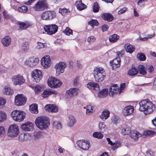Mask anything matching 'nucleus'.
I'll return each instance as SVG.
<instances>
[{
	"instance_id": "nucleus-39",
	"label": "nucleus",
	"mask_w": 156,
	"mask_h": 156,
	"mask_svg": "<svg viewBox=\"0 0 156 156\" xmlns=\"http://www.w3.org/2000/svg\"><path fill=\"white\" fill-rule=\"evenodd\" d=\"M29 137L28 134L21 133L19 136V140L23 141L27 140Z\"/></svg>"
},
{
	"instance_id": "nucleus-16",
	"label": "nucleus",
	"mask_w": 156,
	"mask_h": 156,
	"mask_svg": "<svg viewBox=\"0 0 156 156\" xmlns=\"http://www.w3.org/2000/svg\"><path fill=\"white\" fill-rule=\"evenodd\" d=\"M41 63L42 66L44 69L49 67L51 65L49 56H46L43 58L41 60Z\"/></svg>"
},
{
	"instance_id": "nucleus-20",
	"label": "nucleus",
	"mask_w": 156,
	"mask_h": 156,
	"mask_svg": "<svg viewBox=\"0 0 156 156\" xmlns=\"http://www.w3.org/2000/svg\"><path fill=\"white\" fill-rule=\"evenodd\" d=\"M110 114V112L107 109H105L102 112L99 117L102 120L105 121L109 117Z\"/></svg>"
},
{
	"instance_id": "nucleus-3",
	"label": "nucleus",
	"mask_w": 156,
	"mask_h": 156,
	"mask_svg": "<svg viewBox=\"0 0 156 156\" xmlns=\"http://www.w3.org/2000/svg\"><path fill=\"white\" fill-rule=\"evenodd\" d=\"M94 75L97 81L101 82L105 76V71L102 67L97 68L94 71Z\"/></svg>"
},
{
	"instance_id": "nucleus-51",
	"label": "nucleus",
	"mask_w": 156,
	"mask_h": 156,
	"mask_svg": "<svg viewBox=\"0 0 156 156\" xmlns=\"http://www.w3.org/2000/svg\"><path fill=\"white\" fill-rule=\"evenodd\" d=\"M155 133V132L150 130H145L144 132V134L146 136L152 135Z\"/></svg>"
},
{
	"instance_id": "nucleus-44",
	"label": "nucleus",
	"mask_w": 156,
	"mask_h": 156,
	"mask_svg": "<svg viewBox=\"0 0 156 156\" xmlns=\"http://www.w3.org/2000/svg\"><path fill=\"white\" fill-rule=\"evenodd\" d=\"M30 86L34 90L35 93L37 94H38L41 91V87L39 85L35 86L30 85Z\"/></svg>"
},
{
	"instance_id": "nucleus-4",
	"label": "nucleus",
	"mask_w": 156,
	"mask_h": 156,
	"mask_svg": "<svg viewBox=\"0 0 156 156\" xmlns=\"http://www.w3.org/2000/svg\"><path fill=\"white\" fill-rule=\"evenodd\" d=\"M25 113L22 111L15 110L13 111L11 115L13 119L16 121L20 122L25 117Z\"/></svg>"
},
{
	"instance_id": "nucleus-1",
	"label": "nucleus",
	"mask_w": 156,
	"mask_h": 156,
	"mask_svg": "<svg viewBox=\"0 0 156 156\" xmlns=\"http://www.w3.org/2000/svg\"><path fill=\"white\" fill-rule=\"evenodd\" d=\"M139 110L144 112L145 115L152 113L155 109V105L148 99L143 100L139 103Z\"/></svg>"
},
{
	"instance_id": "nucleus-21",
	"label": "nucleus",
	"mask_w": 156,
	"mask_h": 156,
	"mask_svg": "<svg viewBox=\"0 0 156 156\" xmlns=\"http://www.w3.org/2000/svg\"><path fill=\"white\" fill-rule=\"evenodd\" d=\"M44 109L48 112H56L58 111L57 107L53 105H48L44 107Z\"/></svg>"
},
{
	"instance_id": "nucleus-49",
	"label": "nucleus",
	"mask_w": 156,
	"mask_h": 156,
	"mask_svg": "<svg viewBox=\"0 0 156 156\" xmlns=\"http://www.w3.org/2000/svg\"><path fill=\"white\" fill-rule=\"evenodd\" d=\"M42 136V132L41 131H36L34 133V137L35 139H38Z\"/></svg>"
},
{
	"instance_id": "nucleus-54",
	"label": "nucleus",
	"mask_w": 156,
	"mask_h": 156,
	"mask_svg": "<svg viewBox=\"0 0 156 156\" xmlns=\"http://www.w3.org/2000/svg\"><path fill=\"white\" fill-rule=\"evenodd\" d=\"M99 8L98 4L97 2H95L93 5V11L96 12L98 11Z\"/></svg>"
},
{
	"instance_id": "nucleus-18",
	"label": "nucleus",
	"mask_w": 156,
	"mask_h": 156,
	"mask_svg": "<svg viewBox=\"0 0 156 156\" xmlns=\"http://www.w3.org/2000/svg\"><path fill=\"white\" fill-rule=\"evenodd\" d=\"M134 111L133 107L131 105L126 106L123 110V113L124 115L127 116L132 114Z\"/></svg>"
},
{
	"instance_id": "nucleus-64",
	"label": "nucleus",
	"mask_w": 156,
	"mask_h": 156,
	"mask_svg": "<svg viewBox=\"0 0 156 156\" xmlns=\"http://www.w3.org/2000/svg\"><path fill=\"white\" fill-rule=\"evenodd\" d=\"M128 9L127 8H122L118 11V14H121L125 12Z\"/></svg>"
},
{
	"instance_id": "nucleus-61",
	"label": "nucleus",
	"mask_w": 156,
	"mask_h": 156,
	"mask_svg": "<svg viewBox=\"0 0 156 156\" xmlns=\"http://www.w3.org/2000/svg\"><path fill=\"white\" fill-rule=\"evenodd\" d=\"M120 145V144L119 143L116 142L113 143L112 145V149L113 150H115L118 148Z\"/></svg>"
},
{
	"instance_id": "nucleus-12",
	"label": "nucleus",
	"mask_w": 156,
	"mask_h": 156,
	"mask_svg": "<svg viewBox=\"0 0 156 156\" xmlns=\"http://www.w3.org/2000/svg\"><path fill=\"white\" fill-rule=\"evenodd\" d=\"M77 144L82 149L87 150L89 149L90 145L89 141L86 140H80L77 141Z\"/></svg>"
},
{
	"instance_id": "nucleus-60",
	"label": "nucleus",
	"mask_w": 156,
	"mask_h": 156,
	"mask_svg": "<svg viewBox=\"0 0 156 156\" xmlns=\"http://www.w3.org/2000/svg\"><path fill=\"white\" fill-rule=\"evenodd\" d=\"M125 83H123L121 84L120 88H119V94H120L121 92H123V91L125 87Z\"/></svg>"
},
{
	"instance_id": "nucleus-23",
	"label": "nucleus",
	"mask_w": 156,
	"mask_h": 156,
	"mask_svg": "<svg viewBox=\"0 0 156 156\" xmlns=\"http://www.w3.org/2000/svg\"><path fill=\"white\" fill-rule=\"evenodd\" d=\"M3 93L5 95H11L13 94V90L9 86H5L2 90Z\"/></svg>"
},
{
	"instance_id": "nucleus-11",
	"label": "nucleus",
	"mask_w": 156,
	"mask_h": 156,
	"mask_svg": "<svg viewBox=\"0 0 156 156\" xmlns=\"http://www.w3.org/2000/svg\"><path fill=\"white\" fill-rule=\"evenodd\" d=\"M26 101V99L22 94H18L15 97V102L17 105L21 106L23 105Z\"/></svg>"
},
{
	"instance_id": "nucleus-8",
	"label": "nucleus",
	"mask_w": 156,
	"mask_h": 156,
	"mask_svg": "<svg viewBox=\"0 0 156 156\" xmlns=\"http://www.w3.org/2000/svg\"><path fill=\"white\" fill-rule=\"evenodd\" d=\"M66 67V65L64 62H60L56 63L55 66L56 70V75L58 76L60 73H63Z\"/></svg>"
},
{
	"instance_id": "nucleus-37",
	"label": "nucleus",
	"mask_w": 156,
	"mask_h": 156,
	"mask_svg": "<svg viewBox=\"0 0 156 156\" xmlns=\"http://www.w3.org/2000/svg\"><path fill=\"white\" fill-rule=\"evenodd\" d=\"M86 109V114L87 115H90L93 113L94 111V108L91 105H88L86 107H84Z\"/></svg>"
},
{
	"instance_id": "nucleus-13",
	"label": "nucleus",
	"mask_w": 156,
	"mask_h": 156,
	"mask_svg": "<svg viewBox=\"0 0 156 156\" xmlns=\"http://www.w3.org/2000/svg\"><path fill=\"white\" fill-rule=\"evenodd\" d=\"M55 16V13L53 11H45L41 15V18L43 20H46L52 19Z\"/></svg>"
},
{
	"instance_id": "nucleus-17",
	"label": "nucleus",
	"mask_w": 156,
	"mask_h": 156,
	"mask_svg": "<svg viewBox=\"0 0 156 156\" xmlns=\"http://www.w3.org/2000/svg\"><path fill=\"white\" fill-rule=\"evenodd\" d=\"M119 94V90L118 86L117 84L112 85L109 89V95L110 96L113 97L115 94Z\"/></svg>"
},
{
	"instance_id": "nucleus-62",
	"label": "nucleus",
	"mask_w": 156,
	"mask_h": 156,
	"mask_svg": "<svg viewBox=\"0 0 156 156\" xmlns=\"http://www.w3.org/2000/svg\"><path fill=\"white\" fill-rule=\"evenodd\" d=\"M147 71L150 73H152L154 71V68L152 66H147Z\"/></svg>"
},
{
	"instance_id": "nucleus-46",
	"label": "nucleus",
	"mask_w": 156,
	"mask_h": 156,
	"mask_svg": "<svg viewBox=\"0 0 156 156\" xmlns=\"http://www.w3.org/2000/svg\"><path fill=\"white\" fill-rule=\"evenodd\" d=\"M88 24L93 28L94 26H98L99 23L96 20H92L88 22Z\"/></svg>"
},
{
	"instance_id": "nucleus-57",
	"label": "nucleus",
	"mask_w": 156,
	"mask_h": 156,
	"mask_svg": "<svg viewBox=\"0 0 156 156\" xmlns=\"http://www.w3.org/2000/svg\"><path fill=\"white\" fill-rule=\"evenodd\" d=\"M5 133V129L2 126H0V137L3 136Z\"/></svg>"
},
{
	"instance_id": "nucleus-45",
	"label": "nucleus",
	"mask_w": 156,
	"mask_h": 156,
	"mask_svg": "<svg viewBox=\"0 0 156 156\" xmlns=\"http://www.w3.org/2000/svg\"><path fill=\"white\" fill-rule=\"evenodd\" d=\"M6 118V115L4 112H0V122L5 120Z\"/></svg>"
},
{
	"instance_id": "nucleus-7",
	"label": "nucleus",
	"mask_w": 156,
	"mask_h": 156,
	"mask_svg": "<svg viewBox=\"0 0 156 156\" xmlns=\"http://www.w3.org/2000/svg\"><path fill=\"white\" fill-rule=\"evenodd\" d=\"M12 80L13 84L15 85H21L25 82L23 77L19 74L13 76L12 77Z\"/></svg>"
},
{
	"instance_id": "nucleus-53",
	"label": "nucleus",
	"mask_w": 156,
	"mask_h": 156,
	"mask_svg": "<svg viewBox=\"0 0 156 156\" xmlns=\"http://www.w3.org/2000/svg\"><path fill=\"white\" fill-rule=\"evenodd\" d=\"M63 32L66 35H69L70 34H72V30L69 27H67L65 30H63Z\"/></svg>"
},
{
	"instance_id": "nucleus-38",
	"label": "nucleus",
	"mask_w": 156,
	"mask_h": 156,
	"mask_svg": "<svg viewBox=\"0 0 156 156\" xmlns=\"http://www.w3.org/2000/svg\"><path fill=\"white\" fill-rule=\"evenodd\" d=\"M131 131V129L129 127L126 126L122 129L121 133L123 135H127L130 133Z\"/></svg>"
},
{
	"instance_id": "nucleus-33",
	"label": "nucleus",
	"mask_w": 156,
	"mask_h": 156,
	"mask_svg": "<svg viewBox=\"0 0 156 156\" xmlns=\"http://www.w3.org/2000/svg\"><path fill=\"white\" fill-rule=\"evenodd\" d=\"M108 90L107 88L102 89L98 93V97L100 98L106 97L108 95Z\"/></svg>"
},
{
	"instance_id": "nucleus-32",
	"label": "nucleus",
	"mask_w": 156,
	"mask_h": 156,
	"mask_svg": "<svg viewBox=\"0 0 156 156\" xmlns=\"http://www.w3.org/2000/svg\"><path fill=\"white\" fill-rule=\"evenodd\" d=\"M121 62L120 59L119 58H116L113 60L111 64L113 67L117 68L120 66V63Z\"/></svg>"
},
{
	"instance_id": "nucleus-42",
	"label": "nucleus",
	"mask_w": 156,
	"mask_h": 156,
	"mask_svg": "<svg viewBox=\"0 0 156 156\" xmlns=\"http://www.w3.org/2000/svg\"><path fill=\"white\" fill-rule=\"evenodd\" d=\"M47 47V45L46 43H43L41 42H38L36 48L37 49L39 50L41 48H46Z\"/></svg>"
},
{
	"instance_id": "nucleus-58",
	"label": "nucleus",
	"mask_w": 156,
	"mask_h": 156,
	"mask_svg": "<svg viewBox=\"0 0 156 156\" xmlns=\"http://www.w3.org/2000/svg\"><path fill=\"white\" fill-rule=\"evenodd\" d=\"M71 89H72V93L73 96L76 95L78 93L79 89L77 88H71Z\"/></svg>"
},
{
	"instance_id": "nucleus-47",
	"label": "nucleus",
	"mask_w": 156,
	"mask_h": 156,
	"mask_svg": "<svg viewBox=\"0 0 156 156\" xmlns=\"http://www.w3.org/2000/svg\"><path fill=\"white\" fill-rule=\"evenodd\" d=\"M59 12L62 15H67L69 14L70 12L69 10L66 8H64L63 9H59Z\"/></svg>"
},
{
	"instance_id": "nucleus-40",
	"label": "nucleus",
	"mask_w": 156,
	"mask_h": 156,
	"mask_svg": "<svg viewBox=\"0 0 156 156\" xmlns=\"http://www.w3.org/2000/svg\"><path fill=\"white\" fill-rule=\"evenodd\" d=\"M119 36L116 34H114L110 36L109 37V40L110 42H116L119 38Z\"/></svg>"
},
{
	"instance_id": "nucleus-31",
	"label": "nucleus",
	"mask_w": 156,
	"mask_h": 156,
	"mask_svg": "<svg viewBox=\"0 0 156 156\" xmlns=\"http://www.w3.org/2000/svg\"><path fill=\"white\" fill-rule=\"evenodd\" d=\"M138 73V70L136 68L133 67L129 69L128 71V74L130 76H134Z\"/></svg>"
},
{
	"instance_id": "nucleus-48",
	"label": "nucleus",
	"mask_w": 156,
	"mask_h": 156,
	"mask_svg": "<svg viewBox=\"0 0 156 156\" xmlns=\"http://www.w3.org/2000/svg\"><path fill=\"white\" fill-rule=\"evenodd\" d=\"M54 127L57 129H60L62 127L61 123L58 121H55L53 122Z\"/></svg>"
},
{
	"instance_id": "nucleus-35",
	"label": "nucleus",
	"mask_w": 156,
	"mask_h": 156,
	"mask_svg": "<svg viewBox=\"0 0 156 156\" xmlns=\"http://www.w3.org/2000/svg\"><path fill=\"white\" fill-rule=\"evenodd\" d=\"M138 72L140 74L145 75L147 74V71L145 67L143 65H139L138 66Z\"/></svg>"
},
{
	"instance_id": "nucleus-26",
	"label": "nucleus",
	"mask_w": 156,
	"mask_h": 156,
	"mask_svg": "<svg viewBox=\"0 0 156 156\" xmlns=\"http://www.w3.org/2000/svg\"><path fill=\"white\" fill-rule=\"evenodd\" d=\"M11 40L10 37L6 36L3 38L2 40V44L5 47L8 46L11 43Z\"/></svg>"
},
{
	"instance_id": "nucleus-52",
	"label": "nucleus",
	"mask_w": 156,
	"mask_h": 156,
	"mask_svg": "<svg viewBox=\"0 0 156 156\" xmlns=\"http://www.w3.org/2000/svg\"><path fill=\"white\" fill-rule=\"evenodd\" d=\"M6 103V100L4 98L0 97V108L3 107Z\"/></svg>"
},
{
	"instance_id": "nucleus-30",
	"label": "nucleus",
	"mask_w": 156,
	"mask_h": 156,
	"mask_svg": "<svg viewBox=\"0 0 156 156\" xmlns=\"http://www.w3.org/2000/svg\"><path fill=\"white\" fill-rule=\"evenodd\" d=\"M75 5L77 9L79 10H82L85 8L86 5L82 3L81 0L77 1L75 4Z\"/></svg>"
},
{
	"instance_id": "nucleus-10",
	"label": "nucleus",
	"mask_w": 156,
	"mask_h": 156,
	"mask_svg": "<svg viewBox=\"0 0 156 156\" xmlns=\"http://www.w3.org/2000/svg\"><path fill=\"white\" fill-rule=\"evenodd\" d=\"M43 29L49 34H52L55 33L58 30V27L55 24H51L45 26Z\"/></svg>"
},
{
	"instance_id": "nucleus-27",
	"label": "nucleus",
	"mask_w": 156,
	"mask_h": 156,
	"mask_svg": "<svg viewBox=\"0 0 156 156\" xmlns=\"http://www.w3.org/2000/svg\"><path fill=\"white\" fill-rule=\"evenodd\" d=\"M125 48L126 51L130 53H132L135 50V48L134 46L128 43L125 44Z\"/></svg>"
},
{
	"instance_id": "nucleus-2",
	"label": "nucleus",
	"mask_w": 156,
	"mask_h": 156,
	"mask_svg": "<svg viewBox=\"0 0 156 156\" xmlns=\"http://www.w3.org/2000/svg\"><path fill=\"white\" fill-rule=\"evenodd\" d=\"M35 122L37 126L41 130L46 129L50 125L49 118L44 116L37 117Z\"/></svg>"
},
{
	"instance_id": "nucleus-43",
	"label": "nucleus",
	"mask_w": 156,
	"mask_h": 156,
	"mask_svg": "<svg viewBox=\"0 0 156 156\" xmlns=\"http://www.w3.org/2000/svg\"><path fill=\"white\" fill-rule=\"evenodd\" d=\"M101 132H94L93 134V136L94 137L98 139H102L103 137V135Z\"/></svg>"
},
{
	"instance_id": "nucleus-59",
	"label": "nucleus",
	"mask_w": 156,
	"mask_h": 156,
	"mask_svg": "<svg viewBox=\"0 0 156 156\" xmlns=\"http://www.w3.org/2000/svg\"><path fill=\"white\" fill-rule=\"evenodd\" d=\"M154 153L151 150H148L146 152V156H154Z\"/></svg>"
},
{
	"instance_id": "nucleus-14",
	"label": "nucleus",
	"mask_w": 156,
	"mask_h": 156,
	"mask_svg": "<svg viewBox=\"0 0 156 156\" xmlns=\"http://www.w3.org/2000/svg\"><path fill=\"white\" fill-rule=\"evenodd\" d=\"M31 76L35 82H38L42 77L41 71L37 69H34L32 72Z\"/></svg>"
},
{
	"instance_id": "nucleus-15",
	"label": "nucleus",
	"mask_w": 156,
	"mask_h": 156,
	"mask_svg": "<svg viewBox=\"0 0 156 156\" xmlns=\"http://www.w3.org/2000/svg\"><path fill=\"white\" fill-rule=\"evenodd\" d=\"M47 7V4L44 1H38L33 8L36 11H39L43 10Z\"/></svg>"
},
{
	"instance_id": "nucleus-50",
	"label": "nucleus",
	"mask_w": 156,
	"mask_h": 156,
	"mask_svg": "<svg viewBox=\"0 0 156 156\" xmlns=\"http://www.w3.org/2000/svg\"><path fill=\"white\" fill-rule=\"evenodd\" d=\"M18 10L20 12L24 13L27 11V6L23 5L21 7H18Z\"/></svg>"
},
{
	"instance_id": "nucleus-25",
	"label": "nucleus",
	"mask_w": 156,
	"mask_h": 156,
	"mask_svg": "<svg viewBox=\"0 0 156 156\" xmlns=\"http://www.w3.org/2000/svg\"><path fill=\"white\" fill-rule=\"evenodd\" d=\"M130 137L134 140H136L141 136V134L137 131H132L130 132Z\"/></svg>"
},
{
	"instance_id": "nucleus-9",
	"label": "nucleus",
	"mask_w": 156,
	"mask_h": 156,
	"mask_svg": "<svg viewBox=\"0 0 156 156\" xmlns=\"http://www.w3.org/2000/svg\"><path fill=\"white\" fill-rule=\"evenodd\" d=\"M39 59L37 58L30 57L27 59L24 62V64L30 67L36 66L39 62Z\"/></svg>"
},
{
	"instance_id": "nucleus-22",
	"label": "nucleus",
	"mask_w": 156,
	"mask_h": 156,
	"mask_svg": "<svg viewBox=\"0 0 156 156\" xmlns=\"http://www.w3.org/2000/svg\"><path fill=\"white\" fill-rule=\"evenodd\" d=\"M67 121L68 122L67 125L70 127L73 126L76 122L75 117L73 115H68Z\"/></svg>"
},
{
	"instance_id": "nucleus-28",
	"label": "nucleus",
	"mask_w": 156,
	"mask_h": 156,
	"mask_svg": "<svg viewBox=\"0 0 156 156\" xmlns=\"http://www.w3.org/2000/svg\"><path fill=\"white\" fill-rule=\"evenodd\" d=\"M102 18L105 20L108 21H111L113 19V16L110 13H103L102 15Z\"/></svg>"
},
{
	"instance_id": "nucleus-24",
	"label": "nucleus",
	"mask_w": 156,
	"mask_h": 156,
	"mask_svg": "<svg viewBox=\"0 0 156 156\" xmlns=\"http://www.w3.org/2000/svg\"><path fill=\"white\" fill-rule=\"evenodd\" d=\"M52 94H56L57 92L55 90H46L44 91L43 93L41 94V96L43 98H46L48 97L49 95Z\"/></svg>"
},
{
	"instance_id": "nucleus-29",
	"label": "nucleus",
	"mask_w": 156,
	"mask_h": 156,
	"mask_svg": "<svg viewBox=\"0 0 156 156\" xmlns=\"http://www.w3.org/2000/svg\"><path fill=\"white\" fill-rule=\"evenodd\" d=\"M87 87L90 89L98 90L99 86L97 83L90 82L87 84Z\"/></svg>"
},
{
	"instance_id": "nucleus-6",
	"label": "nucleus",
	"mask_w": 156,
	"mask_h": 156,
	"mask_svg": "<svg viewBox=\"0 0 156 156\" xmlns=\"http://www.w3.org/2000/svg\"><path fill=\"white\" fill-rule=\"evenodd\" d=\"M47 82L48 86L51 88H57L60 86L62 84L59 80L53 77L48 78Z\"/></svg>"
},
{
	"instance_id": "nucleus-56",
	"label": "nucleus",
	"mask_w": 156,
	"mask_h": 156,
	"mask_svg": "<svg viewBox=\"0 0 156 156\" xmlns=\"http://www.w3.org/2000/svg\"><path fill=\"white\" fill-rule=\"evenodd\" d=\"M96 40L95 37L93 36H91L89 37L87 39V41L88 42L91 43L94 42Z\"/></svg>"
},
{
	"instance_id": "nucleus-55",
	"label": "nucleus",
	"mask_w": 156,
	"mask_h": 156,
	"mask_svg": "<svg viewBox=\"0 0 156 156\" xmlns=\"http://www.w3.org/2000/svg\"><path fill=\"white\" fill-rule=\"evenodd\" d=\"M137 58L140 60L144 61L145 60V56L142 54H138L137 55Z\"/></svg>"
},
{
	"instance_id": "nucleus-36",
	"label": "nucleus",
	"mask_w": 156,
	"mask_h": 156,
	"mask_svg": "<svg viewBox=\"0 0 156 156\" xmlns=\"http://www.w3.org/2000/svg\"><path fill=\"white\" fill-rule=\"evenodd\" d=\"M30 112L34 114H37L38 112L37 105V104L31 105L30 106Z\"/></svg>"
},
{
	"instance_id": "nucleus-63",
	"label": "nucleus",
	"mask_w": 156,
	"mask_h": 156,
	"mask_svg": "<svg viewBox=\"0 0 156 156\" xmlns=\"http://www.w3.org/2000/svg\"><path fill=\"white\" fill-rule=\"evenodd\" d=\"M145 1H147V0H139L137 2V4L140 7L143 6L145 4L144 2Z\"/></svg>"
},
{
	"instance_id": "nucleus-19",
	"label": "nucleus",
	"mask_w": 156,
	"mask_h": 156,
	"mask_svg": "<svg viewBox=\"0 0 156 156\" xmlns=\"http://www.w3.org/2000/svg\"><path fill=\"white\" fill-rule=\"evenodd\" d=\"M33 124L30 122H27L22 125V129L25 131H31L33 129Z\"/></svg>"
},
{
	"instance_id": "nucleus-41",
	"label": "nucleus",
	"mask_w": 156,
	"mask_h": 156,
	"mask_svg": "<svg viewBox=\"0 0 156 156\" xmlns=\"http://www.w3.org/2000/svg\"><path fill=\"white\" fill-rule=\"evenodd\" d=\"M21 48L24 51H27L29 49L28 43L27 42H24L22 44Z\"/></svg>"
},
{
	"instance_id": "nucleus-5",
	"label": "nucleus",
	"mask_w": 156,
	"mask_h": 156,
	"mask_svg": "<svg viewBox=\"0 0 156 156\" xmlns=\"http://www.w3.org/2000/svg\"><path fill=\"white\" fill-rule=\"evenodd\" d=\"M19 133V128L16 124L11 125L8 131V136L11 137H16Z\"/></svg>"
},
{
	"instance_id": "nucleus-34",
	"label": "nucleus",
	"mask_w": 156,
	"mask_h": 156,
	"mask_svg": "<svg viewBox=\"0 0 156 156\" xmlns=\"http://www.w3.org/2000/svg\"><path fill=\"white\" fill-rule=\"evenodd\" d=\"M98 126L100 132L101 133H104L107 129V128L104 122H99L98 124Z\"/></svg>"
}]
</instances>
